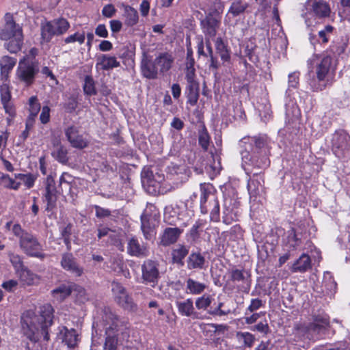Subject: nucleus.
Masks as SVG:
<instances>
[{
  "instance_id": "f257e3e1",
  "label": "nucleus",
  "mask_w": 350,
  "mask_h": 350,
  "mask_svg": "<svg viewBox=\"0 0 350 350\" xmlns=\"http://www.w3.org/2000/svg\"><path fill=\"white\" fill-rule=\"evenodd\" d=\"M239 146L241 148V159L245 170H250V167L265 170L269 167V150L266 137H245L240 140Z\"/></svg>"
},
{
  "instance_id": "f03ea898",
  "label": "nucleus",
  "mask_w": 350,
  "mask_h": 350,
  "mask_svg": "<svg viewBox=\"0 0 350 350\" xmlns=\"http://www.w3.org/2000/svg\"><path fill=\"white\" fill-rule=\"evenodd\" d=\"M40 315L37 316L32 310H27L21 317L22 330L25 336L36 343L41 336L46 341L49 340L48 328L53 323V308L50 304L40 308Z\"/></svg>"
},
{
  "instance_id": "7ed1b4c3",
  "label": "nucleus",
  "mask_w": 350,
  "mask_h": 350,
  "mask_svg": "<svg viewBox=\"0 0 350 350\" xmlns=\"http://www.w3.org/2000/svg\"><path fill=\"white\" fill-rule=\"evenodd\" d=\"M312 63V70L309 71L310 75L308 83L314 92H321L327 87L332 85L336 74V66L333 64L331 56L315 55L312 59L308 61V64Z\"/></svg>"
},
{
  "instance_id": "20e7f679",
  "label": "nucleus",
  "mask_w": 350,
  "mask_h": 350,
  "mask_svg": "<svg viewBox=\"0 0 350 350\" xmlns=\"http://www.w3.org/2000/svg\"><path fill=\"white\" fill-rule=\"evenodd\" d=\"M174 58L171 53L159 52L154 59L144 55L141 62V72L148 79H156L159 75H164L172 67Z\"/></svg>"
},
{
  "instance_id": "39448f33",
  "label": "nucleus",
  "mask_w": 350,
  "mask_h": 350,
  "mask_svg": "<svg viewBox=\"0 0 350 350\" xmlns=\"http://www.w3.org/2000/svg\"><path fill=\"white\" fill-rule=\"evenodd\" d=\"M329 325V317L326 314H319L313 316V322L307 325H297L295 334L300 339L307 338L317 340Z\"/></svg>"
},
{
  "instance_id": "423d86ee",
  "label": "nucleus",
  "mask_w": 350,
  "mask_h": 350,
  "mask_svg": "<svg viewBox=\"0 0 350 350\" xmlns=\"http://www.w3.org/2000/svg\"><path fill=\"white\" fill-rule=\"evenodd\" d=\"M120 321L118 317L112 312L110 308H105L102 315L101 324L107 335L104 345V350H116L118 338L117 332L119 331Z\"/></svg>"
},
{
  "instance_id": "0eeeda50",
  "label": "nucleus",
  "mask_w": 350,
  "mask_h": 350,
  "mask_svg": "<svg viewBox=\"0 0 350 350\" xmlns=\"http://www.w3.org/2000/svg\"><path fill=\"white\" fill-rule=\"evenodd\" d=\"M200 189V211L202 214H206L210 211V219L214 222H218L220 219L219 203L215 194L211 191V185L202 183Z\"/></svg>"
},
{
  "instance_id": "6e6552de",
  "label": "nucleus",
  "mask_w": 350,
  "mask_h": 350,
  "mask_svg": "<svg viewBox=\"0 0 350 350\" xmlns=\"http://www.w3.org/2000/svg\"><path fill=\"white\" fill-rule=\"evenodd\" d=\"M69 27V23L63 18L48 21L44 24H42V38L44 41L49 42L54 36H60L66 33Z\"/></svg>"
},
{
  "instance_id": "1a4fd4ad",
  "label": "nucleus",
  "mask_w": 350,
  "mask_h": 350,
  "mask_svg": "<svg viewBox=\"0 0 350 350\" xmlns=\"http://www.w3.org/2000/svg\"><path fill=\"white\" fill-rule=\"evenodd\" d=\"M38 72L39 66L37 62L21 60L16 70V76L20 81L29 86L34 82L36 75Z\"/></svg>"
},
{
  "instance_id": "9d476101",
  "label": "nucleus",
  "mask_w": 350,
  "mask_h": 350,
  "mask_svg": "<svg viewBox=\"0 0 350 350\" xmlns=\"http://www.w3.org/2000/svg\"><path fill=\"white\" fill-rule=\"evenodd\" d=\"M158 261L147 259L142 265V283L154 287L157 285L160 278Z\"/></svg>"
},
{
  "instance_id": "9b49d317",
  "label": "nucleus",
  "mask_w": 350,
  "mask_h": 350,
  "mask_svg": "<svg viewBox=\"0 0 350 350\" xmlns=\"http://www.w3.org/2000/svg\"><path fill=\"white\" fill-rule=\"evenodd\" d=\"M21 249L25 254L31 257L44 258L45 254L42 253V245L38 239L31 233L25 234L19 240Z\"/></svg>"
},
{
  "instance_id": "f8f14e48",
  "label": "nucleus",
  "mask_w": 350,
  "mask_h": 350,
  "mask_svg": "<svg viewBox=\"0 0 350 350\" xmlns=\"http://www.w3.org/2000/svg\"><path fill=\"white\" fill-rule=\"evenodd\" d=\"M350 137L344 130L336 131L332 137V150L338 158L345 157L349 150Z\"/></svg>"
},
{
  "instance_id": "ddd939ff",
  "label": "nucleus",
  "mask_w": 350,
  "mask_h": 350,
  "mask_svg": "<svg viewBox=\"0 0 350 350\" xmlns=\"http://www.w3.org/2000/svg\"><path fill=\"white\" fill-rule=\"evenodd\" d=\"M43 196L46 202L45 210L48 212L52 211L56 206L57 190L54 178L51 176H48L46 178L45 189Z\"/></svg>"
},
{
  "instance_id": "4468645a",
  "label": "nucleus",
  "mask_w": 350,
  "mask_h": 350,
  "mask_svg": "<svg viewBox=\"0 0 350 350\" xmlns=\"http://www.w3.org/2000/svg\"><path fill=\"white\" fill-rule=\"evenodd\" d=\"M156 215L150 213L146 209L141 215V229L146 240L150 241L155 236Z\"/></svg>"
},
{
  "instance_id": "2eb2a0df",
  "label": "nucleus",
  "mask_w": 350,
  "mask_h": 350,
  "mask_svg": "<svg viewBox=\"0 0 350 350\" xmlns=\"http://www.w3.org/2000/svg\"><path fill=\"white\" fill-rule=\"evenodd\" d=\"M5 24L0 29V38L7 40L9 38L16 37V34H23L22 28L16 24L11 14L7 13L5 15Z\"/></svg>"
},
{
  "instance_id": "dca6fc26",
  "label": "nucleus",
  "mask_w": 350,
  "mask_h": 350,
  "mask_svg": "<svg viewBox=\"0 0 350 350\" xmlns=\"http://www.w3.org/2000/svg\"><path fill=\"white\" fill-rule=\"evenodd\" d=\"M66 137L71 146L78 149H83L88 145V139L79 134V128L71 125L64 130Z\"/></svg>"
},
{
  "instance_id": "f3484780",
  "label": "nucleus",
  "mask_w": 350,
  "mask_h": 350,
  "mask_svg": "<svg viewBox=\"0 0 350 350\" xmlns=\"http://www.w3.org/2000/svg\"><path fill=\"white\" fill-rule=\"evenodd\" d=\"M126 250L130 256L137 258H146L150 254L148 244L139 241L135 237L128 240Z\"/></svg>"
},
{
  "instance_id": "a211bd4d",
  "label": "nucleus",
  "mask_w": 350,
  "mask_h": 350,
  "mask_svg": "<svg viewBox=\"0 0 350 350\" xmlns=\"http://www.w3.org/2000/svg\"><path fill=\"white\" fill-rule=\"evenodd\" d=\"M61 265L64 269L75 276L79 277L83 273V269L77 262L71 253H64L61 259Z\"/></svg>"
},
{
  "instance_id": "6ab92c4d",
  "label": "nucleus",
  "mask_w": 350,
  "mask_h": 350,
  "mask_svg": "<svg viewBox=\"0 0 350 350\" xmlns=\"http://www.w3.org/2000/svg\"><path fill=\"white\" fill-rule=\"evenodd\" d=\"M176 305L181 316L191 317L193 319H198V312L196 311L192 299L188 298L184 301H176Z\"/></svg>"
},
{
  "instance_id": "aec40b11",
  "label": "nucleus",
  "mask_w": 350,
  "mask_h": 350,
  "mask_svg": "<svg viewBox=\"0 0 350 350\" xmlns=\"http://www.w3.org/2000/svg\"><path fill=\"white\" fill-rule=\"evenodd\" d=\"M181 233L182 230L178 228H166L161 236L160 244L163 246H169L176 243Z\"/></svg>"
},
{
  "instance_id": "412c9836",
  "label": "nucleus",
  "mask_w": 350,
  "mask_h": 350,
  "mask_svg": "<svg viewBox=\"0 0 350 350\" xmlns=\"http://www.w3.org/2000/svg\"><path fill=\"white\" fill-rule=\"evenodd\" d=\"M219 23V21L212 16H206L204 20L202 21L201 25L206 38L207 37L211 38L215 36Z\"/></svg>"
},
{
  "instance_id": "4be33fe9",
  "label": "nucleus",
  "mask_w": 350,
  "mask_h": 350,
  "mask_svg": "<svg viewBox=\"0 0 350 350\" xmlns=\"http://www.w3.org/2000/svg\"><path fill=\"white\" fill-rule=\"evenodd\" d=\"M59 338L68 347L74 348L79 341L78 334L75 329H68L66 327H62L59 331Z\"/></svg>"
},
{
  "instance_id": "5701e85b",
  "label": "nucleus",
  "mask_w": 350,
  "mask_h": 350,
  "mask_svg": "<svg viewBox=\"0 0 350 350\" xmlns=\"http://www.w3.org/2000/svg\"><path fill=\"white\" fill-rule=\"evenodd\" d=\"M205 264V257L200 252H191L187 259L188 269H203Z\"/></svg>"
},
{
  "instance_id": "b1692460",
  "label": "nucleus",
  "mask_w": 350,
  "mask_h": 350,
  "mask_svg": "<svg viewBox=\"0 0 350 350\" xmlns=\"http://www.w3.org/2000/svg\"><path fill=\"white\" fill-rule=\"evenodd\" d=\"M207 286L203 282H198L191 278L185 280V293L194 295H200L206 288Z\"/></svg>"
},
{
  "instance_id": "393cba45",
  "label": "nucleus",
  "mask_w": 350,
  "mask_h": 350,
  "mask_svg": "<svg viewBox=\"0 0 350 350\" xmlns=\"http://www.w3.org/2000/svg\"><path fill=\"white\" fill-rule=\"evenodd\" d=\"M96 66H100V68L103 70H109L119 67L120 64L117 61L116 57L108 54H102L98 57Z\"/></svg>"
},
{
  "instance_id": "a878e982",
  "label": "nucleus",
  "mask_w": 350,
  "mask_h": 350,
  "mask_svg": "<svg viewBox=\"0 0 350 350\" xmlns=\"http://www.w3.org/2000/svg\"><path fill=\"white\" fill-rule=\"evenodd\" d=\"M260 172H254V177L247 183V189L251 195L256 196L263 189V178Z\"/></svg>"
},
{
  "instance_id": "bb28decb",
  "label": "nucleus",
  "mask_w": 350,
  "mask_h": 350,
  "mask_svg": "<svg viewBox=\"0 0 350 350\" xmlns=\"http://www.w3.org/2000/svg\"><path fill=\"white\" fill-rule=\"evenodd\" d=\"M311 268V260L308 254H303L293 264L291 270L293 273H304Z\"/></svg>"
},
{
  "instance_id": "cd10ccee",
  "label": "nucleus",
  "mask_w": 350,
  "mask_h": 350,
  "mask_svg": "<svg viewBox=\"0 0 350 350\" xmlns=\"http://www.w3.org/2000/svg\"><path fill=\"white\" fill-rule=\"evenodd\" d=\"M189 254V247L184 245H176L172 250V258L174 263L184 265V258Z\"/></svg>"
},
{
  "instance_id": "c85d7f7f",
  "label": "nucleus",
  "mask_w": 350,
  "mask_h": 350,
  "mask_svg": "<svg viewBox=\"0 0 350 350\" xmlns=\"http://www.w3.org/2000/svg\"><path fill=\"white\" fill-rule=\"evenodd\" d=\"M53 145L54 149L51 152L53 157L62 164H67L69 160L67 148L59 142H56Z\"/></svg>"
},
{
  "instance_id": "c756f323",
  "label": "nucleus",
  "mask_w": 350,
  "mask_h": 350,
  "mask_svg": "<svg viewBox=\"0 0 350 350\" xmlns=\"http://www.w3.org/2000/svg\"><path fill=\"white\" fill-rule=\"evenodd\" d=\"M16 37L8 39L4 44L5 48L11 53H16L21 51L23 44V35L18 33Z\"/></svg>"
},
{
  "instance_id": "7c9ffc66",
  "label": "nucleus",
  "mask_w": 350,
  "mask_h": 350,
  "mask_svg": "<svg viewBox=\"0 0 350 350\" xmlns=\"http://www.w3.org/2000/svg\"><path fill=\"white\" fill-rule=\"evenodd\" d=\"M185 94L187 98V103L191 106L196 105L199 98V83L187 84L185 89Z\"/></svg>"
},
{
  "instance_id": "2f4dec72",
  "label": "nucleus",
  "mask_w": 350,
  "mask_h": 350,
  "mask_svg": "<svg viewBox=\"0 0 350 350\" xmlns=\"http://www.w3.org/2000/svg\"><path fill=\"white\" fill-rule=\"evenodd\" d=\"M124 17L125 25L129 27L136 25L139 20L137 11L129 5L124 6Z\"/></svg>"
},
{
  "instance_id": "473e14b6",
  "label": "nucleus",
  "mask_w": 350,
  "mask_h": 350,
  "mask_svg": "<svg viewBox=\"0 0 350 350\" xmlns=\"http://www.w3.org/2000/svg\"><path fill=\"white\" fill-rule=\"evenodd\" d=\"M312 10L319 18H325L329 16L330 8L324 1H315L312 5Z\"/></svg>"
},
{
  "instance_id": "72a5a7b5",
  "label": "nucleus",
  "mask_w": 350,
  "mask_h": 350,
  "mask_svg": "<svg viewBox=\"0 0 350 350\" xmlns=\"http://www.w3.org/2000/svg\"><path fill=\"white\" fill-rule=\"evenodd\" d=\"M285 245L289 250H295L301 243V239L297 237L295 230L292 228L286 232V237L284 240Z\"/></svg>"
},
{
  "instance_id": "f704fd0d",
  "label": "nucleus",
  "mask_w": 350,
  "mask_h": 350,
  "mask_svg": "<svg viewBox=\"0 0 350 350\" xmlns=\"http://www.w3.org/2000/svg\"><path fill=\"white\" fill-rule=\"evenodd\" d=\"M21 280L27 285H33L39 281L38 276L31 271L25 267L17 273Z\"/></svg>"
},
{
  "instance_id": "c9c22d12",
  "label": "nucleus",
  "mask_w": 350,
  "mask_h": 350,
  "mask_svg": "<svg viewBox=\"0 0 350 350\" xmlns=\"http://www.w3.org/2000/svg\"><path fill=\"white\" fill-rule=\"evenodd\" d=\"M215 49L224 62H228L230 59V51L221 38H217L215 40Z\"/></svg>"
},
{
  "instance_id": "e433bc0d",
  "label": "nucleus",
  "mask_w": 350,
  "mask_h": 350,
  "mask_svg": "<svg viewBox=\"0 0 350 350\" xmlns=\"http://www.w3.org/2000/svg\"><path fill=\"white\" fill-rule=\"evenodd\" d=\"M248 7V3L243 0H234L228 10V14L232 15L233 17L239 16L245 12Z\"/></svg>"
},
{
  "instance_id": "4c0bfd02",
  "label": "nucleus",
  "mask_w": 350,
  "mask_h": 350,
  "mask_svg": "<svg viewBox=\"0 0 350 350\" xmlns=\"http://www.w3.org/2000/svg\"><path fill=\"white\" fill-rule=\"evenodd\" d=\"M118 304L124 310L130 312H136L138 310L137 304L129 293L124 297H122V299L118 302Z\"/></svg>"
},
{
  "instance_id": "58836bf2",
  "label": "nucleus",
  "mask_w": 350,
  "mask_h": 350,
  "mask_svg": "<svg viewBox=\"0 0 350 350\" xmlns=\"http://www.w3.org/2000/svg\"><path fill=\"white\" fill-rule=\"evenodd\" d=\"M16 63V59L9 56H3L0 60L2 75H8L12 70Z\"/></svg>"
},
{
  "instance_id": "ea45409f",
  "label": "nucleus",
  "mask_w": 350,
  "mask_h": 350,
  "mask_svg": "<svg viewBox=\"0 0 350 350\" xmlns=\"http://www.w3.org/2000/svg\"><path fill=\"white\" fill-rule=\"evenodd\" d=\"M52 293L55 297H57L59 299H64L72 293V284H62L53 289Z\"/></svg>"
},
{
  "instance_id": "a19ab883",
  "label": "nucleus",
  "mask_w": 350,
  "mask_h": 350,
  "mask_svg": "<svg viewBox=\"0 0 350 350\" xmlns=\"http://www.w3.org/2000/svg\"><path fill=\"white\" fill-rule=\"evenodd\" d=\"M142 182L143 185L154 186V182H159L161 179L156 180L152 171L148 167H144L141 174Z\"/></svg>"
},
{
  "instance_id": "79ce46f5",
  "label": "nucleus",
  "mask_w": 350,
  "mask_h": 350,
  "mask_svg": "<svg viewBox=\"0 0 350 350\" xmlns=\"http://www.w3.org/2000/svg\"><path fill=\"white\" fill-rule=\"evenodd\" d=\"M323 286L329 293L336 292L337 284L329 272H325L324 273Z\"/></svg>"
},
{
  "instance_id": "37998d69",
  "label": "nucleus",
  "mask_w": 350,
  "mask_h": 350,
  "mask_svg": "<svg viewBox=\"0 0 350 350\" xmlns=\"http://www.w3.org/2000/svg\"><path fill=\"white\" fill-rule=\"evenodd\" d=\"M72 293L75 295L77 301L79 303H85L89 299L85 289L82 286L72 284Z\"/></svg>"
},
{
  "instance_id": "c03bdc74",
  "label": "nucleus",
  "mask_w": 350,
  "mask_h": 350,
  "mask_svg": "<svg viewBox=\"0 0 350 350\" xmlns=\"http://www.w3.org/2000/svg\"><path fill=\"white\" fill-rule=\"evenodd\" d=\"M212 303V297L210 295H203L196 298L195 305L197 309L206 310Z\"/></svg>"
},
{
  "instance_id": "a18cd8bd",
  "label": "nucleus",
  "mask_w": 350,
  "mask_h": 350,
  "mask_svg": "<svg viewBox=\"0 0 350 350\" xmlns=\"http://www.w3.org/2000/svg\"><path fill=\"white\" fill-rule=\"evenodd\" d=\"M0 179L2 180L3 186L6 188L18 190L21 186V183L16 182L8 174H0Z\"/></svg>"
},
{
  "instance_id": "49530a36",
  "label": "nucleus",
  "mask_w": 350,
  "mask_h": 350,
  "mask_svg": "<svg viewBox=\"0 0 350 350\" xmlns=\"http://www.w3.org/2000/svg\"><path fill=\"white\" fill-rule=\"evenodd\" d=\"M111 286L115 301L118 303L122 299V297H124L128 293L125 288L118 282H113Z\"/></svg>"
},
{
  "instance_id": "de8ad7c7",
  "label": "nucleus",
  "mask_w": 350,
  "mask_h": 350,
  "mask_svg": "<svg viewBox=\"0 0 350 350\" xmlns=\"http://www.w3.org/2000/svg\"><path fill=\"white\" fill-rule=\"evenodd\" d=\"M83 91L85 94L88 96H93L96 94L94 81L90 76H86L84 80Z\"/></svg>"
},
{
  "instance_id": "09e8293b",
  "label": "nucleus",
  "mask_w": 350,
  "mask_h": 350,
  "mask_svg": "<svg viewBox=\"0 0 350 350\" xmlns=\"http://www.w3.org/2000/svg\"><path fill=\"white\" fill-rule=\"evenodd\" d=\"M198 143L204 150L206 151L208 150L210 143V136L204 126L199 131Z\"/></svg>"
},
{
  "instance_id": "8fccbe9b",
  "label": "nucleus",
  "mask_w": 350,
  "mask_h": 350,
  "mask_svg": "<svg viewBox=\"0 0 350 350\" xmlns=\"http://www.w3.org/2000/svg\"><path fill=\"white\" fill-rule=\"evenodd\" d=\"M9 258L10 261L14 267L16 273L25 267L23 264V258L19 255L10 254Z\"/></svg>"
},
{
  "instance_id": "3c124183",
  "label": "nucleus",
  "mask_w": 350,
  "mask_h": 350,
  "mask_svg": "<svg viewBox=\"0 0 350 350\" xmlns=\"http://www.w3.org/2000/svg\"><path fill=\"white\" fill-rule=\"evenodd\" d=\"M237 336L239 340H243L245 346L251 347L255 340V337L250 332H237Z\"/></svg>"
},
{
  "instance_id": "603ef678",
  "label": "nucleus",
  "mask_w": 350,
  "mask_h": 350,
  "mask_svg": "<svg viewBox=\"0 0 350 350\" xmlns=\"http://www.w3.org/2000/svg\"><path fill=\"white\" fill-rule=\"evenodd\" d=\"M224 306L223 302H219L218 305L215 308L211 307L208 311V313L213 316L222 317L229 314L231 311L230 309L224 310L222 309Z\"/></svg>"
},
{
  "instance_id": "864d4df0",
  "label": "nucleus",
  "mask_w": 350,
  "mask_h": 350,
  "mask_svg": "<svg viewBox=\"0 0 350 350\" xmlns=\"http://www.w3.org/2000/svg\"><path fill=\"white\" fill-rule=\"evenodd\" d=\"M72 225L69 223L66 226L60 228L61 235L64 239V242L66 245L70 244V235L72 234Z\"/></svg>"
},
{
  "instance_id": "5fc2aeb1",
  "label": "nucleus",
  "mask_w": 350,
  "mask_h": 350,
  "mask_svg": "<svg viewBox=\"0 0 350 350\" xmlns=\"http://www.w3.org/2000/svg\"><path fill=\"white\" fill-rule=\"evenodd\" d=\"M0 96L2 104L10 103L11 94L9 87L6 84H3L0 87Z\"/></svg>"
},
{
  "instance_id": "6e6d98bb",
  "label": "nucleus",
  "mask_w": 350,
  "mask_h": 350,
  "mask_svg": "<svg viewBox=\"0 0 350 350\" xmlns=\"http://www.w3.org/2000/svg\"><path fill=\"white\" fill-rule=\"evenodd\" d=\"M288 90H290L291 88H297L299 85V72H293L288 75Z\"/></svg>"
},
{
  "instance_id": "4d7b16f0",
  "label": "nucleus",
  "mask_w": 350,
  "mask_h": 350,
  "mask_svg": "<svg viewBox=\"0 0 350 350\" xmlns=\"http://www.w3.org/2000/svg\"><path fill=\"white\" fill-rule=\"evenodd\" d=\"M85 37L84 33L81 34L77 32L72 35L66 37L64 39V42L66 44L78 42L80 44H81L85 42Z\"/></svg>"
},
{
  "instance_id": "13d9d810",
  "label": "nucleus",
  "mask_w": 350,
  "mask_h": 350,
  "mask_svg": "<svg viewBox=\"0 0 350 350\" xmlns=\"http://www.w3.org/2000/svg\"><path fill=\"white\" fill-rule=\"evenodd\" d=\"M246 273L243 270L241 269H232L230 272L231 280L233 282H243L245 280Z\"/></svg>"
},
{
  "instance_id": "bf43d9fd",
  "label": "nucleus",
  "mask_w": 350,
  "mask_h": 350,
  "mask_svg": "<svg viewBox=\"0 0 350 350\" xmlns=\"http://www.w3.org/2000/svg\"><path fill=\"white\" fill-rule=\"evenodd\" d=\"M29 114L37 116L38 111L40 109V103L38 102V99L35 96H31L29 100Z\"/></svg>"
},
{
  "instance_id": "052dcab7",
  "label": "nucleus",
  "mask_w": 350,
  "mask_h": 350,
  "mask_svg": "<svg viewBox=\"0 0 350 350\" xmlns=\"http://www.w3.org/2000/svg\"><path fill=\"white\" fill-rule=\"evenodd\" d=\"M235 217H236V215L231 213L229 208H228L226 206V205H224V211H223L222 221L227 225H230L232 223L233 221L235 220Z\"/></svg>"
},
{
  "instance_id": "680f3d73",
  "label": "nucleus",
  "mask_w": 350,
  "mask_h": 350,
  "mask_svg": "<svg viewBox=\"0 0 350 350\" xmlns=\"http://www.w3.org/2000/svg\"><path fill=\"white\" fill-rule=\"evenodd\" d=\"M252 331H256L260 333L267 334L270 329L268 323L265 322H260L251 327Z\"/></svg>"
},
{
  "instance_id": "e2e57ef3",
  "label": "nucleus",
  "mask_w": 350,
  "mask_h": 350,
  "mask_svg": "<svg viewBox=\"0 0 350 350\" xmlns=\"http://www.w3.org/2000/svg\"><path fill=\"white\" fill-rule=\"evenodd\" d=\"M78 103L75 98L70 97L64 104V108L66 112L72 113L77 107Z\"/></svg>"
},
{
  "instance_id": "0e129e2a",
  "label": "nucleus",
  "mask_w": 350,
  "mask_h": 350,
  "mask_svg": "<svg viewBox=\"0 0 350 350\" xmlns=\"http://www.w3.org/2000/svg\"><path fill=\"white\" fill-rule=\"evenodd\" d=\"M117 10L115 8L113 4H107L105 5L102 10V14L106 18H111L113 17Z\"/></svg>"
},
{
  "instance_id": "69168bd1",
  "label": "nucleus",
  "mask_w": 350,
  "mask_h": 350,
  "mask_svg": "<svg viewBox=\"0 0 350 350\" xmlns=\"http://www.w3.org/2000/svg\"><path fill=\"white\" fill-rule=\"evenodd\" d=\"M95 215L98 218H105L111 215L110 210L103 208L98 205H94Z\"/></svg>"
},
{
  "instance_id": "338daca9",
  "label": "nucleus",
  "mask_w": 350,
  "mask_h": 350,
  "mask_svg": "<svg viewBox=\"0 0 350 350\" xmlns=\"http://www.w3.org/2000/svg\"><path fill=\"white\" fill-rule=\"evenodd\" d=\"M40 122L45 124L50 120V108L48 106H44L42 108L41 113L40 115Z\"/></svg>"
},
{
  "instance_id": "774afa93",
  "label": "nucleus",
  "mask_w": 350,
  "mask_h": 350,
  "mask_svg": "<svg viewBox=\"0 0 350 350\" xmlns=\"http://www.w3.org/2000/svg\"><path fill=\"white\" fill-rule=\"evenodd\" d=\"M262 306V301L260 299H252L250 306L247 308V311L253 312Z\"/></svg>"
}]
</instances>
